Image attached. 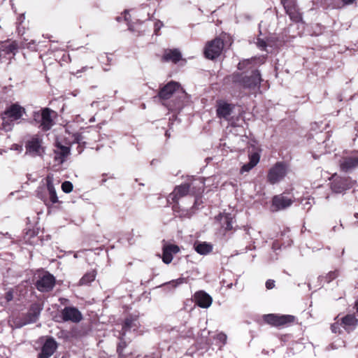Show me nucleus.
I'll list each match as a JSON object with an SVG mask.
<instances>
[{
  "mask_svg": "<svg viewBox=\"0 0 358 358\" xmlns=\"http://www.w3.org/2000/svg\"><path fill=\"white\" fill-rule=\"evenodd\" d=\"M228 80L233 83L235 87L255 90L258 88L262 81L261 75L259 71L252 72L251 76H248L243 73L235 72L227 78Z\"/></svg>",
  "mask_w": 358,
  "mask_h": 358,
  "instance_id": "obj_1",
  "label": "nucleus"
},
{
  "mask_svg": "<svg viewBox=\"0 0 358 358\" xmlns=\"http://www.w3.org/2000/svg\"><path fill=\"white\" fill-rule=\"evenodd\" d=\"M57 113L49 108H44L41 111L34 112V119L40 124L42 130L48 131L54 124V118L56 117Z\"/></svg>",
  "mask_w": 358,
  "mask_h": 358,
  "instance_id": "obj_2",
  "label": "nucleus"
},
{
  "mask_svg": "<svg viewBox=\"0 0 358 358\" xmlns=\"http://www.w3.org/2000/svg\"><path fill=\"white\" fill-rule=\"evenodd\" d=\"M355 183L356 181L350 177H341L334 175L331 183V188L334 192L338 194L352 188Z\"/></svg>",
  "mask_w": 358,
  "mask_h": 358,
  "instance_id": "obj_3",
  "label": "nucleus"
},
{
  "mask_svg": "<svg viewBox=\"0 0 358 358\" xmlns=\"http://www.w3.org/2000/svg\"><path fill=\"white\" fill-rule=\"evenodd\" d=\"M339 166L344 172L351 171L358 167V151H352L343 156L339 161Z\"/></svg>",
  "mask_w": 358,
  "mask_h": 358,
  "instance_id": "obj_4",
  "label": "nucleus"
},
{
  "mask_svg": "<svg viewBox=\"0 0 358 358\" xmlns=\"http://www.w3.org/2000/svg\"><path fill=\"white\" fill-rule=\"evenodd\" d=\"M223 48V41L219 38H215L207 43L205 48L204 55L206 58L214 59L220 55Z\"/></svg>",
  "mask_w": 358,
  "mask_h": 358,
  "instance_id": "obj_5",
  "label": "nucleus"
},
{
  "mask_svg": "<svg viewBox=\"0 0 358 358\" xmlns=\"http://www.w3.org/2000/svg\"><path fill=\"white\" fill-rule=\"evenodd\" d=\"M43 141L38 137H33L25 144L26 154L32 157H42L45 153V148L42 145Z\"/></svg>",
  "mask_w": 358,
  "mask_h": 358,
  "instance_id": "obj_6",
  "label": "nucleus"
},
{
  "mask_svg": "<svg viewBox=\"0 0 358 358\" xmlns=\"http://www.w3.org/2000/svg\"><path fill=\"white\" fill-rule=\"evenodd\" d=\"M287 173V166L283 162H277L268 171V180L275 184L282 180Z\"/></svg>",
  "mask_w": 358,
  "mask_h": 358,
  "instance_id": "obj_7",
  "label": "nucleus"
},
{
  "mask_svg": "<svg viewBox=\"0 0 358 358\" xmlns=\"http://www.w3.org/2000/svg\"><path fill=\"white\" fill-rule=\"evenodd\" d=\"M191 185L189 183H184L180 185L176 186L168 197V201H171L173 203H175V205L173 206V209L175 210L176 208H178V200L185 196L190 192Z\"/></svg>",
  "mask_w": 358,
  "mask_h": 358,
  "instance_id": "obj_8",
  "label": "nucleus"
},
{
  "mask_svg": "<svg viewBox=\"0 0 358 358\" xmlns=\"http://www.w3.org/2000/svg\"><path fill=\"white\" fill-rule=\"evenodd\" d=\"M264 320L268 324L280 327L293 322L294 317L289 315H278L275 314H268L264 315Z\"/></svg>",
  "mask_w": 358,
  "mask_h": 358,
  "instance_id": "obj_9",
  "label": "nucleus"
},
{
  "mask_svg": "<svg viewBox=\"0 0 358 358\" xmlns=\"http://www.w3.org/2000/svg\"><path fill=\"white\" fill-rule=\"evenodd\" d=\"M55 278L52 274L45 272V274L36 281L35 285L38 291L48 292L55 287Z\"/></svg>",
  "mask_w": 358,
  "mask_h": 358,
  "instance_id": "obj_10",
  "label": "nucleus"
},
{
  "mask_svg": "<svg viewBox=\"0 0 358 358\" xmlns=\"http://www.w3.org/2000/svg\"><path fill=\"white\" fill-rule=\"evenodd\" d=\"M58 344L52 336L45 337L38 358H50L57 350Z\"/></svg>",
  "mask_w": 358,
  "mask_h": 358,
  "instance_id": "obj_11",
  "label": "nucleus"
},
{
  "mask_svg": "<svg viewBox=\"0 0 358 358\" xmlns=\"http://www.w3.org/2000/svg\"><path fill=\"white\" fill-rule=\"evenodd\" d=\"M234 109V105L228 103L224 101H217L216 104V113L219 118H223L230 122L232 120L231 114Z\"/></svg>",
  "mask_w": 358,
  "mask_h": 358,
  "instance_id": "obj_12",
  "label": "nucleus"
},
{
  "mask_svg": "<svg viewBox=\"0 0 358 358\" xmlns=\"http://www.w3.org/2000/svg\"><path fill=\"white\" fill-rule=\"evenodd\" d=\"M42 310L43 306L40 303H35L31 304L28 312L24 315L22 319L23 321L20 326L22 327L36 322Z\"/></svg>",
  "mask_w": 358,
  "mask_h": 358,
  "instance_id": "obj_13",
  "label": "nucleus"
},
{
  "mask_svg": "<svg viewBox=\"0 0 358 358\" xmlns=\"http://www.w3.org/2000/svg\"><path fill=\"white\" fill-rule=\"evenodd\" d=\"M180 88L179 83L171 81L163 86L158 92L157 96L154 98H158L160 101H165L170 99L172 95Z\"/></svg>",
  "mask_w": 358,
  "mask_h": 358,
  "instance_id": "obj_14",
  "label": "nucleus"
},
{
  "mask_svg": "<svg viewBox=\"0 0 358 358\" xmlns=\"http://www.w3.org/2000/svg\"><path fill=\"white\" fill-rule=\"evenodd\" d=\"M61 316L64 321L74 323H78L83 319L80 311L73 306L65 307L61 312Z\"/></svg>",
  "mask_w": 358,
  "mask_h": 358,
  "instance_id": "obj_15",
  "label": "nucleus"
},
{
  "mask_svg": "<svg viewBox=\"0 0 358 358\" xmlns=\"http://www.w3.org/2000/svg\"><path fill=\"white\" fill-rule=\"evenodd\" d=\"M71 148L62 145L61 143L57 142L55 143V148L54 149V159L59 164H63L70 155Z\"/></svg>",
  "mask_w": 358,
  "mask_h": 358,
  "instance_id": "obj_16",
  "label": "nucleus"
},
{
  "mask_svg": "<svg viewBox=\"0 0 358 358\" xmlns=\"http://www.w3.org/2000/svg\"><path fill=\"white\" fill-rule=\"evenodd\" d=\"M292 200L282 194L276 195L272 199L271 209L273 211L284 210L290 206Z\"/></svg>",
  "mask_w": 358,
  "mask_h": 358,
  "instance_id": "obj_17",
  "label": "nucleus"
},
{
  "mask_svg": "<svg viewBox=\"0 0 358 358\" xmlns=\"http://www.w3.org/2000/svg\"><path fill=\"white\" fill-rule=\"evenodd\" d=\"M24 113L25 109L23 107L17 103H13L8 107L2 114L5 115V118L8 117L16 121L20 119Z\"/></svg>",
  "mask_w": 358,
  "mask_h": 358,
  "instance_id": "obj_18",
  "label": "nucleus"
},
{
  "mask_svg": "<svg viewBox=\"0 0 358 358\" xmlns=\"http://www.w3.org/2000/svg\"><path fill=\"white\" fill-rule=\"evenodd\" d=\"M180 248L178 245L174 244L164 245L163 247L162 260L168 264L171 262L173 259V255L179 252Z\"/></svg>",
  "mask_w": 358,
  "mask_h": 358,
  "instance_id": "obj_19",
  "label": "nucleus"
},
{
  "mask_svg": "<svg viewBox=\"0 0 358 358\" xmlns=\"http://www.w3.org/2000/svg\"><path fill=\"white\" fill-rule=\"evenodd\" d=\"M194 299L196 303L201 308H208L213 301L211 296L203 291L195 293Z\"/></svg>",
  "mask_w": 358,
  "mask_h": 358,
  "instance_id": "obj_20",
  "label": "nucleus"
},
{
  "mask_svg": "<svg viewBox=\"0 0 358 358\" xmlns=\"http://www.w3.org/2000/svg\"><path fill=\"white\" fill-rule=\"evenodd\" d=\"M286 13L289 16L290 19L296 22H299L301 20V14L299 12L296 2H292L283 5Z\"/></svg>",
  "mask_w": 358,
  "mask_h": 358,
  "instance_id": "obj_21",
  "label": "nucleus"
},
{
  "mask_svg": "<svg viewBox=\"0 0 358 358\" xmlns=\"http://www.w3.org/2000/svg\"><path fill=\"white\" fill-rule=\"evenodd\" d=\"M182 59V55L178 49H167L165 50L162 57L164 62L171 61L173 63H177Z\"/></svg>",
  "mask_w": 358,
  "mask_h": 358,
  "instance_id": "obj_22",
  "label": "nucleus"
},
{
  "mask_svg": "<svg viewBox=\"0 0 358 358\" xmlns=\"http://www.w3.org/2000/svg\"><path fill=\"white\" fill-rule=\"evenodd\" d=\"M358 320L354 315H347L341 319V326L350 331L357 325Z\"/></svg>",
  "mask_w": 358,
  "mask_h": 358,
  "instance_id": "obj_23",
  "label": "nucleus"
},
{
  "mask_svg": "<svg viewBox=\"0 0 358 358\" xmlns=\"http://www.w3.org/2000/svg\"><path fill=\"white\" fill-rule=\"evenodd\" d=\"M220 219L222 227L226 231H231L233 228V217L229 213L220 214L217 216Z\"/></svg>",
  "mask_w": 358,
  "mask_h": 358,
  "instance_id": "obj_24",
  "label": "nucleus"
},
{
  "mask_svg": "<svg viewBox=\"0 0 358 358\" xmlns=\"http://www.w3.org/2000/svg\"><path fill=\"white\" fill-rule=\"evenodd\" d=\"M46 185L47 189L49 192L50 199L52 203H56L58 202V198L56 194L55 189L53 185V179L50 176H48L46 178Z\"/></svg>",
  "mask_w": 358,
  "mask_h": 358,
  "instance_id": "obj_25",
  "label": "nucleus"
},
{
  "mask_svg": "<svg viewBox=\"0 0 358 358\" xmlns=\"http://www.w3.org/2000/svg\"><path fill=\"white\" fill-rule=\"evenodd\" d=\"M259 155L257 152H254L249 155L250 162L244 164L241 169V172H248L255 166L259 161Z\"/></svg>",
  "mask_w": 358,
  "mask_h": 358,
  "instance_id": "obj_26",
  "label": "nucleus"
},
{
  "mask_svg": "<svg viewBox=\"0 0 358 358\" xmlns=\"http://www.w3.org/2000/svg\"><path fill=\"white\" fill-rule=\"evenodd\" d=\"M138 326V321L136 317L132 316L127 317L122 326V336H124L125 332L130 330L132 328H136Z\"/></svg>",
  "mask_w": 358,
  "mask_h": 358,
  "instance_id": "obj_27",
  "label": "nucleus"
},
{
  "mask_svg": "<svg viewBox=\"0 0 358 358\" xmlns=\"http://www.w3.org/2000/svg\"><path fill=\"white\" fill-rule=\"evenodd\" d=\"M96 275V271L95 270L86 273L80 280L78 285L80 286L90 285L94 280Z\"/></svg>",
  "mask_w": 358,
  "mask_h": 358,
  "instance_id": "obj_28",
  "label": "nucleus"
},
{
  "mask_svg": "<svg viewBox=\"0 0 358 358\" xmlns=\"http://www.w3.org/2000/svg\"><path fill=\"white\" fill-rule=\"evenodd\" d=\"M195 250L201 255H207L210 253L213 250L212 245L207 243L206 242L195 244L194 245Z\"/></svg>",
  "mask_w": 358,
  "mask_h": 358,
  "instance_id": "obj_29",
  "label": "nucleus"
},
{
  "mask_svg": "<svg viewBox=\"0 0 358 358\" xmlns=\"http://www.w3.org/2000/svg\"><path fill=\"white\" fill-rule=\"evenodd\" d=\"M1 120L2 123L1 128L6 131H11L14 127L15 121L8 117L5 118V115H3V114H1Z\"/></svg>",
  "mask_w": 358,
  "mask_h": 358,
  "instance_id": "obj_30",
  "label": "nucleus"
},
{
  "mask_svg": "<svg viewBox=\"0 0 358 358\" xmlns=\"http://www.w3.org/2000/svg\"><path fill=\"white\" fill-rule=\"evenodd\" d=\"M255 59H245L242 62H240L238 64V69L239 70H243L245 69H251L252 66H250V64L252 62H254Z\"/></svg>",
  "mask_w": 358,
  "mask_h": 358,
  "instance_id": "obj_31",
  "label": "nucleus"
},
{
  "mask_svg": "<svg viewBox=\"0 0 358 358\" xmlns=\"http://www.w3.org/2000/svg\"><path fill=\"white\" fill-rule=\"evenodd\" d=\"M62 189L65 193H69L73 190V184L69 181H65L62 184Z\"/></svg>",
  "mask_w": 358,
  "mask_h": 358,
  "instance_id": "obj_32",
  "label": "nucleus"
},
{
  "mask_svg": "<svg viewBox=\"0 0 358 358\" xmlns=\"http://www.w3.org/2000/svg\"><path fill=\"white\" fill-rule=\"evenodd\" d=\"M127 343L124 341L121 340V341L118 343L117 347V352L119 355H122L123 352V350L126 348Z\"/></svg>",
  "mask_w": 358,
  "mask_h": 358,
  "instance_id": "obj_33",
  "label": "nucleus"
},
{
  "mask_svg": "<svg viewBox=\"0 0 358 358\" xmlns=\"http://www.w3.org/2000/svg\"><path fill=\"white\" fill-rule=\"evenodd\" d=\"M185 282V278H180L176 280L171 281L169 284L171 285L173 287H176L178 285H180Z\"/></svg>",
  "mask_w": 358,
  "mask_h": 358,
  "instance_id": "obj_34",
  "label": "nucleus"
},
{
  "mask_svg": "<svg viewBox=\"0 0 358 358\" xmlns=\"http://www.w3.org/2000/svg\"><path fill=\"white\" fill-rule=\"evenodd\" d=\"M340 325H341V324H339L338 322H335L331 327V331L334 333H340V327H339Z\"/></svg>",
  "mask_w": 358,
  "mask_h": 358,
  "instance_id": "obj_35",
  "label": "nucleus"
},
{
  "mask_svg": "<svg viewBox=\"0 0 358 358\" xmlns=\"http://www.w3.org/2000/svg\"><path fill=\"white\" fill-rule=\"evenodd\" d=\"M6 300L9 302L13 299V292L12 290H9L5 294Z\"/></svg>",
  "mask_w": 358,
  "mask_h": 358,
  "instance_id": "obj_36",
  "label": "nucleus"
},
{
  "mask_svg": "<svg viewBox=\"0 0 358 358\" xmlns=\"http://www.w3.org/2000/svg\"><path fill=\"white\" fill-rule=\"evenodd\" d=\"M275 287V281L273 280H268L266 282V287L268 289H273Z\"/></svg>",
  "mask_w": 358,
  "mask_h": 358,
  "instance_id": "obj_37",
  "label": "nucleus"
},
{
  "mask_svg": "<svg viewBox=\"0 0 358 358\" xmlns=\"http://www.w3.org/2000/svg\"><path fill=\"white\" fill-rule=\"evenodd\" d=\"M257 44V46L262 49H264L266 46V42L262 39H258Z\"/></svg>",
  "mask_w": 358,
  "mask_h": 358,
  "instance_id": "obj_38",
  "label": "nucleus"
},
{
  "mask_svg": "<svg viewBox=\"0 0 358 358\" xmlns=\"http://www.w3.org/2000/svg\"><path fill=\"white\" fill-rule=\"evenodd\" d=\"M218 338L223 342V343H225L227 340V336L224 334H220L218 335Z\"/></svg>",
  "mask_w": 358,
  "mask_h": 358,
  "instance_id": "obj_39",
  "label": "nucleus"
},
{
  "mask_svg": "<svg viewBox=\"0 0 358 358\" xmlns=\"http://www.w3.org/2000/svg\"><path fill=\"white\" fill-rule=\"evenodd\" d=\"M282 5L290 3L292 2H296V0H280Z\"/></svg>",
  "mask_w": 358,
  "mask_h": 358,
  "instance_id": "obj_40",
  "label": "nucleus"
},
{
  "mask_svg": "<svg viewBox=\"0 0 358 358\" xmlns=\"http://www.w3.org/2000/svg\"><path fill=\"white\" fill-rule=\"evenodd\" d=\"M355 0H343V1L345 3V4H350V3H352L355 1Z\"/></svg>",
  "mask_w": 358,
  "mask_h": 358,
  "instance_id": "obj_41",
  "label": "nucleus"
},
{
  "mask_svg": "<svg viewBox=\"0 0 358 358\" xmlns=\"http://www.w3.org/2000/svg\"><path fill=\"white\" fill-rule=\"evenodd\" d=\"M8 49H9V51L10 52H12L13 50L15 49V45H10L9 47H8Z\"/></svg>",
  "mask_w": 358,
  "mask_h": 358,
  "instance_id": "obj_42",
  "label": "nucleus"
},
{
  "mask_svg": "<svg viewBox=\"0 0 358 358\" xmlns=\"http://www.w3.org/2000/svg\"><path fill=\"white\" fill-rule=\"evenodd\" d=\"M198 198L196 197V199H195V201H194V206H196L197 203H199V201H198Z\"/></svg>",
  "mask_w": 358,
  "mask_h": 358,
  "instance_id": "obj_43",
  "label": "nucleus"
},
{
  "mask_svg": "<svg viewBox=\"0 0 358 358\" xmlns=\"http://www.w3.org/2000/svg\"><path fill=\"white\" fill-rule=\"evenodd\" d=\"M354 217L356 218V219H358V213H355L354 214Z\"/></svg>",
  "mask_w": 358,
  "mask_h": 358,
  "instance_id": "obj_44",
  "label": "nucleus"
},
{
  "mask_svg": "<svg viewBox=\"0 0 358 358\" xmlns=\"http://www.w3.org/2000/svg\"><path fill=\"white\" fill-rule=\"evenodd\" d=\"M106 181V179L103 178V179L101 180V184L104 183Z\"/></svg>",
  "mask_w": 358,
  "mask_h": 358,
  "instance_id": "obj_45",
  "label": "nucleus"
},
{
  "mask_svg": "<svg viewBox=\"0 0 358 358\" xmlns=\"http://www.w3.org/2000/svg\"><path fill=\"white\" fill-rule=\"evenodd\" d=\"M165 135H166L167 137H169V136H170V134H168V132H167V131L166 132Z\"/></svg>",
  "mask_w": 358,
  "mask_h": 358,
  "instance_id": "obj_46",
  "label": "nucleus"
},
{
  "mask_svg": "<svg viewBox=\"0 0 358 358\" xmlns=\"http://www.w3.org/2000/svg\"><path fill=\"white\" fill-rule=\"evenodd\" d=\"M357 223H358V222H357Z\"/></svg>",
  "mask_w": 358,
  "mask_h": 358,
  "instance_id": "obj_47",
  "label": "nucleus"
}]
</instances>
